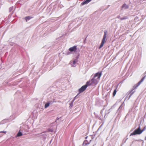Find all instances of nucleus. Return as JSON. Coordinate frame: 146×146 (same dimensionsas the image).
<instances>
[{
	"mask_svg": "<svg viewBox=\"0 0 146 146\" xmlns=\"http://www.w3.org/2000/svg\"><path fill=\"white\" fill-rule=\"evenodd\" d=\"M143 131V130H141L140 129V127H139L136 129L135 130L133 133H131L130 136L136 134H140Z\"/></svg>",
	"mask_w": 146,
	"mask_h": 146,
	"instance_id": "1",
	"label": "nucleus"
},
{
	"mask_svg": "<svg viewBox=\"0 0 146 146\" xmlns=\"http://www.w3.org/2000/svg\"><path fill=\"white\" fill-rule=\"evenodd\" d=\"M145 77V76L137 84L134 86L133 87V90L136 88L140 85L141 83L143 81Z\"/></svg>",
	"mask_w": 146,
	"mask_h": 146,
	"instance_id": "2",
	"label": "nucleus"
},
{
	"mask_svg": "<svg viewBox=\"0 0 146 146\" xmlns=\"http://www.w3.org/2000/svg\"><path fill=\"white\" fill-rule=\"evenodd\" d=\"M87 86L84 85L82 86L78 90L79 93L78 94H79L83 92L86 88Z\"/></svg>",
	"mask_w": 146,
	"mask_h": 146,
	"instance_id": "3",
	"label": "nucleus"
},
{
	"mask_svg": "<svg viewBox=\"0 0 146 146\" xmlns=\"http://www.w3.org/2000/svg\"><path fill=\"white\" fill-rule=\"evenodd\" d=\"M94 83V78L92 79L91 80L87 82L86 84L85 85L87 86V87Z\"/></svg>",
	"mask_w": 146,
	"mask_h": 146,
	"instance_id": "4",
	"label": "nucleus"
},
{
	"mask_svg": "<svg viewBox=\"0 0 146 146\" xmlns=\"http://www.w3.org/2000/svg\"><path fill=\"white\" fill-rule=\"evenodd\" d=\"M106 38L103 37L102 42L99 48V49L103 47L104 43L106 42Z\"/></svg>",
	"mask_w": 146,
	"mask_h": 146,
	"instance_id": "5",
	"label": "nucleus"
},
{
	"mask_svg": "<svg viewBox=\"0 0 146 146\" xmlns=\"http://www.w3.org/2000/svg\"><path fill=\"white\" fill-rule=\"evenodd\" d=\"M102 74V73L101 72H98L95 74L94 76V78H96V77H98L97 79L99 80L100 79V78Z\"/></svg>",
	"mask_w": 146,
	"mask_h": 146,
	"instance_id": "6",
	"label": "nucleus"
},
{
	"mask_svg": "<svg viewBox=\"0 0 146 146\" xmlns=\"http://www.w3.org/2000/svg\"><path fill=\"white\" fill-rule=\"evenodd\" d=\"M76 50L77 48L76 46H74L72 47H70L69 49V50L70 52L74 51L75 52H76Z\"/></svg>",
	"mask_w": 146,
	"mask_h": 146,
	"instance_id": "7",
	"label": "nucleus"
},
{
	"mask_svg": "<svg viewBox=\"0 0 146 146\" xmlns=\"http://www.w3.org/2000/svg\"><path fill=\"white\" fill-rule=\"evenodd\" d=\"M122 8H124L125 9H127L128 8V6L125 4H124L122 6Z\"/></svg>",
	"mask_w": 146,
	"mask_h": 146,
	"instance_id": "8",
	"label": "nucleus"
},
{
	"mask_svg": "<svg viewBox=\"0 0 146 146\" xmlns=\"http://www.w3.org/2000/svg\"><path fill=\"white\" fill-rule=\"evenodd\" d=\"M92 0H86L82 3L83 5H84L90 2Z\"/></svg>",
	"mask_w": 146,
	"mask_h": 146,
	"instance_id": "9",
	"label": "nucleus"
},
{
	"mask_svg": "<svg viewBox=\"0 0 146 146\" xmlns=\"http://www.w3.org/2000/svg\"><path fill=\"white\" fill-rule=\"evenodd\" d=\"M87 141H85L82 144V145L83 146H87V145L89 144V143H87Z\"/></svg>",
	"mask_w": 146,
	"mask_h": 146,
	"instance_id": "10",
	"label": "nucleus"
},
{
	"mask_svg": "<svg viewBox=\"0 0 146 146\" xmlns=\"http://www.w3.org/2000/svg\"><path fill=\"white\" fill-rule=\"evenodd\" d=\"M76 62L75 60H74L72 62V65L73 67H74L75 66V64Z\"/></svg>",
	"mask_w": 146,
	"mask_h": 146,
	"instance_id": "11",
	"label": "nucleus"
},
{
	"mask_svg": "<svg viewBox=\"0 0 146 146\" xmlns=\"http://www.w3.org/2000/svg\"><path fill=\"white\" fill-rule=\"evenodd\" d=\"M116 90H117V88L115 89L113 91V97H114L115 96V94L116 93V92H117Z\"/></svg>",
	"mask_w": 146,
	"mask_h": 146,
	"instance_id": "12",
	"label": "nucleus"
},
{
	"mask_svg": "<svg viewBox=\"0 0 146 146\" xmlns=\"http://www.w3.org/2000/svg\"><path fill=\"white\" fill-rule=\"evenodd\" d=\"M32 17H29V16H28V17H25V19H26V21H27L29 20V19H31Z\"/></svg>",
	"mask_w": 146,
	"mask_h": 146,
	"instance_id": "13",
	"label": "nucleus"
},
{
	"mask_svg": "<svg viewBox=\"0 0 146 146\" xmlns=\"http://www.w3.org/2000/svg\"><path fill=\"white\" fill-rule=\"evenodd\" d=\"M50 105V103L49 102L46 103L44 106V108H46L47 107H48Z\"/></svg>",
	"mask_w": 146,
	"mask_h": 146,
	"instance_id": "14",
	"label": "nucleus"
},
{
	"mask_svg": "<svg viewBox=\"0 0 146 146\" xmlns=\"http://www.w3.org/2000/svg\"><path fill=\"white\" fill-rule=\"evenodd\" d=\"M23 134L21 132H19L17 133V136L18 137H19L21 136Z\"/></svg>",
	"mask_w": 146,
	"mask_h": 146,
	"instance_id": "15",
	"label": "nucleus"
},
{
	"mask_svg": "<svg viewBox=\"0 0 146 146\" xmlns=\"http://www.w3.org/2000/svg\"><path fill=\"white\" fill-rule=\"evenodd\" d=\"M127 18H128V17H123L121 18H120V19L121 20H125V19H127Z\"/></svg>",
	"mask_w": 146,
	"mask_h": 146,
	"instance_id": "16",
	"label": "nucleus"
},
{
	"mask_svg": "<svg viewBox=\"0 0 146 146\" xmlns=\"http://www.w3.org/2000/svg\"><path fill=\"white\" fill-rule=\"evenodd\" d=\"M107 35V32H104V35L103 36V37H106V35Z\"/></svg>",
	"mask_w": 146,
	"mask_h": 146,
	"instance_id": "17",
	"label": "nucleus"
},
{
	"mask_svg": "<svg viewBox=\"0 0 146 146\" xmlns=\"http://www.w3.org/2000/svg\"><path fill=\"white\" fill-rule=\"evenodd\" d=\"M134 92H133L129 96V98H130L131 97V96L133 94V93Z\"/></svg>",
	"mask_w": 146,
	"mask_h": 146,
	"instance_id": "18",
	"label": "nucleus"
},
{
	"mask_svg": "<svg viewBox=\"0 0 146 146\" xmlns=\"http://www.w3.org/2000/svg\"><path fill=\"white\" fill-rule=\"evenodd\" d=\"M0 132L5 133H6V132L5 131H1Z\"/></svg>",
	"mask_w": 146,
	"mask_h": 146,
	"instance_id": "19",
	"label": "nucleus"
},
{
	"mask_svg": "<svg viewBox=\"0 0 146 146\" xmlns=\"http://www.w3.org/2000/svg\"><path fill=\"white\" fill-rule=\"evenodd\" d=\"M48 131L52 132L53 131L52 129H49V130H48Z\"/></svg>",
	"mask_w": 146,
	"mask_h": 146,
	"instance_id": "20",
	"label": "nucleus"
},
{
	"mask_svg": "<svg viewBox=\"0 0 146 146\" xmlns=\"http://www.w3.org/2000/svg\"><path fill=\"white\" fill-rule=\"evenodd\" d=\"M145 140H146V137H145Z\"/></svg>",
	"mask_w": 146,
	"mask_h": 146,
	"instance_id": "21",
	"label": "nucleus"
},
{
	"mask_svg": "<svg viewBox=\"0 0 146 146\" xmlns=\"http://www.w3.org/2000/svg\"><path fill=\"white\" fill-rule=\"evenodd\" d=\"M133 90H132L131 92H130L131 93L133 91Z\"/></svg>",
	"mask_w": 146,
	"mask_h": 146,
	"instance_id": "22",
	"label": "nucleus"
}]
</instances>
